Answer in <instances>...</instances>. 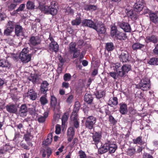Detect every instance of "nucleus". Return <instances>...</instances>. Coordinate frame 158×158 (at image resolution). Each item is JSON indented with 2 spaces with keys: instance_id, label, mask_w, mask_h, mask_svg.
Masks as SVG:
<instances>
[{
  "instance_id": "72a5a7b5",
  "label": "nucleus",
  "mask_w": 158,
  "mask_h": 158,
  "mask_svg": "<svg viewBox=\"0 0 158 158\" xmlns=\"http://www.w3.org/2000/svg\"><path fill=\"white\" fill-rule=\"evenodd\" d=\"M23 28L21 26L19 25H16L15 27V33L17 36L20 35V34L22 32Z\"/></svg>"
},
{
  "instance_id": "bf43d9fd",
  "label": "nucleus",
  "mask_w": 158,
  "mask_h": 158,
  "mask_svg": "<svg viewBox=\"0 0 158 158\" xmlns=\"http://www.w3.org/2000/svg\"><path fill=\"white\" fill-rule=\"evenodd\" d=\"M109 74L110 76L113 77L114 79H116L117 78V74L115 72H110Z\"/></svg>"
},
{
  "instance_id": "a878e982",
  "label": "nucleus",
  "mask_w": 158,
  "mask_h": 158,
  "mask_svg": "<svg viewBox=\"0 0 158 158\" xmlns=\"http://www.w3.org/2000/svg\"><path fill=\"white\" fill-rule=\"evenodd\" d=\"M157 41L156 37L154 35L147 36L145 40V41L147 43L152 42L154 43H156L157 42Z\"/></svg>"
},
{
  "instance_id": "3c124183",
  "label": "nucleus",
  "mask_w": 158,
  "mask_h": 158,
  "mask_svg": "<svg viewBox=\"0 0 158 158\" xmlns=\"http://www.w3.org/2000/svg\"><path fill=\"white\" fill-rule=\"evenodd\" d=\"M73 58H76L77 57L80 55V52L79 50L77 49L75 51H73Z\"/></svg>"
},
{
  "instance_id": "680f3d73",
  "label": "nucleus",
  "mask_w": 158,
  "mask_h": 158,
  "mask_svg": "<svg viewBox=\"0 0 158 158\" xmlns=\"http://www.w3.org/2000/svg\"><path fill=\"white\" fill-rule=\"evenodd\" d=\"M29 112L32 115L35 114V108H29Z\"/></svg>"
},
{
  "instance_id": "e433bc0d",
  "label": "nucleus",
  "mask_w": 158,
  "mask_h": 158,
  "mask_svg": "<svg viewBox=\"0 0 158 158\" xmlns=\"http://www.w3.org/2000/svg\"><path fill=\"white\" fill-rule=\"evenodd\" d=\"M95 95L97 98L99 99L105 95V92L102 90L97 91L95 93Z\"/></svg>"
},
{
  "instance_id": "ea45409f",
  "label": "nucleus",
  "mask_w": 158,
  "mask_h": 158,
  "mask_svg": "<svg viewBox=\"0 0 158 158\" xmlns=\"http://www.w3.org/2000/svg\"><path fill=\"white\" fill-rule=\"evenodd\" d=\"M149 64L151 65H158V58H153L151 59L149 62Z\"/></svg>"
},
{
  "instance_id": "5701e85b",
  "label": "nucleus",
  "mask_w": 158,
  "mask_h": 158,
  "mask_svg": "<svg viewBox=\"0 0 158 158\" xmlns=\"http://www.w3.org/2000/svg\"><path fill=\"white\" fill-rule=\"evenodd\" d=\"M101 134L100 133L96 132L93 136V141L94 142L93 143L96 145L99 142L101 138Z\"/></svg>"
},
{
  "instance_id": "a211bd4d",
  "label": "nucleus",
  "mask_w": 158,
  "mask_h": 158,
  "mask_svg": "<svg viewBox=\"0 0 158 158\" xmlns=\"http://www.w3.org/2000/svg\"><path fill=\"white\" fill-rule=\"evenodd\" d=\"M27 96L31 100H34L37 98V93L34 91L33 89H30L27 93Z\"/></svg>"
},
{
  "instance_id": "49530a36",
  "label": "nucleus",
  "mask_w": 158,
  "mask_h": 158,
  "mask_svg": "<svg viewBox=\"0 0 158 158\" xmlns=\"http://www.w3.org/2000/svg\"><path fill=\"white\" fill-rule=\"evenodd\" d=\"M133 142L135 144H142V138L140 137H137L136 139H134Z\"/></svg>"
},
{
  "instance_id": "e2e57ef3",
  "label": "nucleus",
  "mask_w": 158,
  "mask_h": 158,
  "mask_svg": "<svg viewBox=\"0 0 158 158\" xmlns=\"http://www.w3.org/2000/svg\"><path fill=\"white\" fill-rule=\"evenodd\" d=\"M143 158H153V157L150 154L146 153L143 155Z\"/></svg>"
},
{
  "instance_id": "6e6d98bb",
  "label": "nucleus",
  "mask_w": 158,
  "mask_h": 158,
  "mask_svg": "<svg viewBox=\"0 0 158 158\" xmlns=\"http://www.w3.org/2000/svg\"><path fill=\"white\" fill-rule=\"evenodd\" d=\"M61 128L60 125L57 124L56 127L55 132L56 134H59L60 133Z\"/></svg>"
},
{
  "instance_id": "69168bd1",
  "label": "nucleus",
  "mask_w": 158,
  "mask_h": 158,
  "mask_svg": "<svg viewBox=\"0 0 158 158\" xmlns=\"http://www.w3.org/2000/svg\"><path fill=\"white\" fill-rule=\"evenodd\" d=\"M46 152L47 153L48 157L50 156L51 153V151L50 148H47L45 150Z\"/></svg>"
},
{
  "instance_id": "603ef678",
  "label": "nucleus",
  "mask_w": 158,
  "mask_h": 158,
  "mask_svg": "<svg viewBox=\"0 0 158 158\" xmlns=\"http://www.w3.org/2000/svg\"><path fill=\"white\" fill-rule=\"evenodd\" d=\"M60 110L58 111H54V115L53 118L56 121L58 120L60 117V114L59 113H56L58 112Z\"/></svg>"
},
{
  "instance_id": "c03bdc74",
  "label": "nucleus",
  "mask_w": 158,
  "mask_h": 158,
  "mask_svg": "<svg viewBox=\"0 0 158 158\" xmlns=\"http://www.w3.org/2000/svg\"><path fill=\"white\" fill-rule=\"evenodd\" d=\"M35 5L34 3L31 1H28L27 4V9H31L34 8Z\"/></svg>"
},
{
  "instance_id": "052dcab7",
  "label": "nucleus",
  "mask_w": 158,
  "mask_h": 158,
  "mask_svg": "<svg viewBox=\"0 0 158 158\" xmlns=\"http://www.w3.org/2000/svg\"><path fill=\"white\" fill-rule=\"evenodd\" d=\"M28 48H24L23 49L20 54H28Z\"/></svg>"
},
{
  "instance_id": "79ce46f5",
  "label": "nucleus",
  "mask_w": 158,
  "mask_h": 158,
  "mask_svg": "<svg viewBox=\"0 0 158 158\" xmlns=\"http://www.w3.org/2000/svg\"><path fill=\"white\" fill-rule=\"evenodd\" d=\"M71 121L73 122V124L75 127L76 128H77L79 126V123L77 120V115H76V118L74 119H72L71 116Z\"/></svg>"
},
{
  "instance_id": "4c0bfd02",
  "label": "nucleus",
  "mask_w": 158,
  "mask_h": 158,
  "mask_svg": "<svg viewBox=\"0 0 158 158\" xmlns=\"http://www.w3.org/2000/svg\"><path fill=\"white\" fill-rule=\"evenodd\" d=\"M81 18L80 17H77L75 20L72 21V24L73 25H79L81 23Z\"/></svg>"
},
{
  "instance_id": "4d7b16f0",
  "label": "nucleus",
  "mask_w": 158,
  "mask_h": 158,
  "mask_svg": "<svg viewBox=\"0 0 158 158\" xmlns=\"http://www.w3.org/2000/svg\"><path fill=\"white\" fill-rule=\"evenodd\" d=\"M25 7V4H20L19 7L17 9V11L18 12L21 11L23 10Z\"/></svg>"
},
{
  "instance_id": "de8ad7c7",
  "label": "nucleus",
  "mask_w": 158,
  "mask_h": 158,
  "mask_svg": "<svg viewBox=\"0 0 158 158\" xmlns=\"http://www.w3.org/2000/svg\"><path fill=\"white\" fill-rule=\"evenodd\" d=\"M40 101L42 105H44L48 103V100L45 96L41 97L40 98Z\"/></svg>"
},
{
  "instance_id": "f257e3e1",
  "label": "nucleus",
  "mask_w": 158,
  "mask_h": 158,
  "mask_svg": "<svg viewBox=\"0 0 158 158\" xmlns=\"http://www.w3.org/2000/svg\"><path fill=\"white\" fill-rule=\"evenodd\" d=\"M112 66L118 75L121 77L125 76L131 69V66L130 65L125 64L122 66L119 63L114 64Z\"/></svg>"
},
{
  "instance_id": "f704fd0d",
  "label": "nucleus",
  "mask_w": 158,
  "mask_h": 158,
  "mask_svg": "<svg viewBox=\"0 0 158 158\" xmlns=\"http://www.w3.org/2000/svg\"><path fill=\"white\" fill-rule=\"evenodd\" d=\"M144 47V45L140 44L139 43H135L133 44L132 48L134 50L140 49Z\"/></svg>"
},
{
  "instance_id": "6ab92c4d",
  "label": "nucleus",
  "mask_w": 158,
  "mask_h": 158,
  "mask_svg": "<svg viewBox=\"0 0 158 158\" xmlns=\"http://www.w3.org/2000/svg\"><path fill=\"white\" fill-rule=\"evenodd\" d=\"M108 143L107 142L104 144L102 145L101 147L98 149V153L101 154H102L108 151Z\"/></svg>"
},
{
  "instance_id": "a18cd8bd",
  "label": "nucleus",
  "mask_w": 158,
  "mask_h": 158,
  "mask_svg": "<svg viewBox=\"0 0 158 158\" xmlns=\"http://www.w3.org/2000/svg\"><path fill=\"white\" fill-rule=\"evenodd\" d=\"M96 7L95 6L89 5L87 6L85 8L86 10L90 11L94 10L96 9Z\"/></svg>"
},
{
  "instance_id": "9b49d317",
  "label": "nucleus",
  "mask_w": 158,
  "mask_h": 158,
  "mask_svg": "<svg viewBox=\"0 0 158 158\" xmlns=\"http://www.w3.org/2000/svg\"><path fill=\"white\" fill-rule=\"evenodd\" d=\"M97 22L94 23L91 20L84 19L82 22V24L84 26H87L94 29L95 27Z\"/></svg>"
},
{
  "instance_id": "0eeeda50",
  "label": "nucleus",
  "mask_w": 158,
  "mask_h": 158,
  "mask_svg": "<svg viewBox=\"0 0 158 158\" xmlns=\"http://www.w3.org/2000/svg\"><path fill=\"white\" fill-rule=\"evenodd\" d=\"M14 25L15 23L13 22H8L7 25V28L4 30V34L7 36L10 35L14 30Z\"/></svg>"
},
{
  "instance_id": "7ed1b4c3",
  "label": "nucleus",
  "mask_w": 158,
  "mask_h": 158,
  "mask_svg": "<svg viewBox=\"0 0 158 158\" xmlns=\"http://www.w3.org/2000/svg\"><path fill=\"white\" fill-rule=\"evenodd\" d=\"M110 35L111 36L120 40H125L127 38L125 33L118 31L117 27H112L111 29Z\"/></svg>"
},
{
  "instance_id": "1a4fd4ad",
  "label": "nucleus",
  "mask_w": 158,
  "mask_h": 158,
  "mask_svg": "<svg viewBox=\"0 0 158 158\" xmlns=\"http://www.w3.org/2000/svg\"><path fill=\"white\" fill-rule=\"evenodd\" d=\"M144 5V1L140 0L135 3L134 5V10L136 12H140L143 9Z\"/></svg>"
},
{
  "instance_id": "2eb2a0df",
  "label": "nucleus",
  "mask_w": 158,
  "mask_h": 158,
  "mask_svg": "<svg viewBox=\"0 0 158 158\" xmlns=\"http://www.w3.org/2000/svg\"><path fill=\"white\" fill-rule=\"evenodd\" d=\"M80 107V104L78 102H76L75 104V106L73 109V111L71 115L72 119H75L77 115V113L78 112Z\"/></svg>"
},
{
  "instance_id": "8fccbe9b",
  "label": "nucleus",
  "mask_w": 158,
  "mask_h": 158,
  "mask_svg": "<svg viewBox=\"0 0 158 158\" xmlns=\"http://www.w3.org/2000/svg\"><path fill=\"white\" fill-rule=\"evenodd\" d=\"M17 6V4L11 3L8 6V9L9 10L11 11L15 9Z\"/></svg>"
},
{
  "instance_id": "774afa93",
  "label": "nucleus",
  "mask_w": 158,
  "mask_h": 158,
  "mask_svg": "<svg viewBox=\"0 0 158 158\" xmlns=\"http://www.w3.org/2000/svg\"><path fill=\"white\" fill-rule=\"evenodd\" d=\"M154 53L155 54H158V44L156 46L153 50Z\"/></svg>"
},
{
  "instance_id": "0e129e2a",
  "label": "nucleus",
  "mask_w": 158,
  "mask_h": 158,
  "mask_svg": "<svg viewBox=\"0 0 158 158\" xmlns=\"http://www.w3.org/2000/svg\"><path fill=\"white\" fill-rule=\"evenodd\" d=\"M73 98V97L72 95H70L67 99V102L69 103H70L72 102Z\"/></svg>"
},
{
  "instance_id": "f8f14e48",
  "label": "nucleus",
  "mask_w": 158,
  "mask_h": 158,
  "mask_svg": "<svg viewBox=\"0 0 158 158\" xmlns=\"http://www.w3.org/2000/svg\"><path fill=\"white\" fill-rule=\"evenodd\" d=\"M32 55L31 54H20L19 58L22 62L26 63L30 61L31 60Z\"/></svg>"
},
{
  "instance_id": "aec40b11",
  "label": "nucleus",
  "mask_w": 158,
  "mask_h": 158,
  "mask_svg": "<svg viewBox=\"0 0 158 158\" xmlns=\"http://www.w3.org/2000/svg\"><path fill=\"white\" fill-rule=\"evenodd\" d=\"M30 42L31 45L35 46L40 44V40L39 38L37 36H32L30 38Z\"/></svg>"
},
{
  "instance_id": "412c9836",
  "label": "nucleus",
  "mask_w": 158,
  "mask_h": 158,
  "mask_svg": "<svg viewBox=\"0 0 158 158\" xmlns=\"http://www.w3.org/2000/svg\"><path fill=\"white\" fill-rule=\"evenodd\" d=\"M49 48L52 51L57 52L59 49V46L56 42L53 41L50 44Z\"/></svg>"
},
{
  "instance_id": "cd10ccee",
  "label": "nucleus",
  "mask_w": 158,
  "mask_h": 158,
  "mask_svg": "<svg viewBox=\"0 0 158 158\" xmlns=\"http://www.w3.org/2000/svg\"><path fill=\"white\" fill-rule=\"evenodd\" d=\"M151 21L155 23H156L158 21V17L155 13H151L149 15Z\"/></svg>"
},
{
  "instance_id": "473e14b6",
  "label": "nucleus",
  "mask_w": 158,
  "mask_h": 158,
  "mask_svg": "<svg viewBox=\"0 0 158 158\" xmlns=\"http://www.w3.org/2000/svg\"><path fill=\"white\" fill-rule=\"evenodd\" d=\"M48 115V113L47 112H45L43 116H41L38 118V121L40 123H43L47 118Z\"/></svg>"
},
{
  "instance_id": "6e6552de",
  "label": "nucleus",
  "mask_w": 158,
  "mask_h": 158,
  "mask_svg": "<svg viewBox=\"0 0 158 158\" xmlns=\"http://www.w3.org/2000/svg\"><path fill=\"white\" fill-rule=\"evenodd\" d=\"M51 104L52 106L54 107V110L55 112L58 111L60 110V107L59 103L57 102V100L54 95L51 96Z\"/></svg>"
},
{
  "instance_id": "f3484780",
  "label": "nucleus",
  "mask_w": 158,
  "mask_h": 158,
  "mask_svg": "<svg viewBox=\"0 0 158 158\" xmlns=\"http://www.w3.org/2000/svg\"><path fill=\"white\" fill-rule=\"evenodd\" d=\"M128 54L126 51L122 52L119 56L120 61L123 62H126L128 61Z\"/></svg>"
},
{
  "instance_id": "dca6fc26",
  "label": "nucleus",
  "mask_w": 158,
  "mask_h": 158,
  "mask_svg": "<svg viewBox=\"0 0 158 158\" xmlns=\"http://www.w3.org/2000/svg\"><path fill=\"white\" fill-rule=\"evenodd\" d=\"M27 106L25 104H23L21 106L19 110V114L21 117H24L27 115Z\"/></svg>"
},
{
  "instance_id": "4468645a",
  "label": "nucleus",
  "mask_w": 158,
  "mask_h": 158,
  "mask_svg": "<svg viewBox=\"0 0 158 158\" xmlns=\"http://www.w3.org/2000/svg\"><path fill=\"white\" fill-rule=\"evenodd\" d=\"M75 134L74 129L73 127H70L67 131L68 140L69 142H71L73 139Z\"/></svg>"
},
{
  "instance_id": "393cba45",
  "label": "nucleus",
  "mask_w": 158,
  "mask_h": 158,
  "mask_svg": "<svg viewBox=\"0 0 158 158\" xmlns=\"http://www.w3.org/2000/svg\"><path fill=\"white\" fill-rule=\"evenodd\" d=\"M120 108L119 111L123 114H125L127 112V106L126 104L123 103L120 104Z\"/></svg>"
},
{
  "instance_id": "c85d7f7f",
  "label": "nucleus",
  "mask_w": 158,
  "mask_h": 158,
  "mask_svg": "<svg viewBox=\"0 0 158 158\" xmlns=\"http://www.w3.org/2000/svg\"><path fill=\"white\" fill-rule=\"evenodd\" d=\"M69 117V114L67 113H65L62 118V128H63V129L65 127V122L67 120Z\"/></svg>"
},
{
  "instance_id": "ddd939ff",
  "label": "nucleus",
  "mask_w": 158,
  "mask_h": 158,
  "mask_svg": "<svg viewBox=\"0 0 158 158\" xmlns=\"http://www.w3.org/2000/svg\"><path fill=\"white\" fill-rule=\"evenodd\" d=\"M108 151L110 153H114L117 148V145L115 143H112L110 141H107Z\"/></svg>"
},
{
  "instance_id": "c9c22d12",
  "label": "nucleus",
  "mask_w": 158,
  "mask_h": 158,
  "mask_svg": "<svg viewBox=\"0 0 158 158\" xmlns=\"http://www.w3.org/2000/svg\"><path fill=\"white\" fill-rule=\"evenodd\" d=\"M114 48V47L112 43H109L106 44V48L108 51H112Z\"/></svg>"
},
{
  "instance_id": "423d86ee",
  "label": "nucleus",
  "mask_w": 158,
  "mask_h": 158,
  "mask_svg": "<svg viewBox=\"0 0 158 158\" xmlns=\"http://www.w3.org/2000/svg\"><path fill=\"white\" fill-rule=\"evenodd\" d=\"M96 122V118L93 116L88 117L85 122V126L89 129H92Z\"/></svg>"
},
{
  "instance_id": "2f4dec72",
  "label": "nucleus",
  "mask_w": 158,
  "mask_h": 158,
  "mask_svg": "<svg viewBox=\"0 0 158 158\" xmlns=\"http://www.w3.org/2000/svg\"><path fill=\"white\" fill-rule=\"evenodd\" d=\"M109 105L111 106H115L118 104V100L117 98L116 97L111 98L108 102Z\"/></svg>"
},
{
  "instance_id": "5fc2aeb1",
  "label": "nucleus",
  "mask_w": 158,
  "mask_h": 158,
  "mask_svg": "<svg viewBox=\"0 0 158 158\" xmlns=\"http://www.w3.org/2000/svg\"><path fill=\"white\" fill-rule=\"evenodd\" d=\"M79 154L78 158H86V155L84 152L80 151L79 152Z\"/></svg>"
},
{
  "instance_id": "864d4df0",
  "label": "nucleus",
  "mask_w": 158,
  "mask_h": 158,
  "mask_svg": "<svg viewBox=\"0 0 158 158\" xmlns=\"http://www.w3.org/2000/svg\"><path fill=\"white\" fill-rule=\"evenodd\" d=\"M71 78V75L69 73H66L64 74V79L65 81H69Z\"/></svg>"
},
{
  "instance_id": "f03ea898",
  "label": "nucleus",
  "mask_w": 158,
  "mask_h": 158,
  "mask_svg": "<svg viewBox=\"0 0 158 158\" xmlns=\"http://www.w3.org/2000/svg\"><path fill=\"white\" fill-rule=\"evenodd\" d=\"M56 3L55 1H52L49 6H44L42 9V11L45 14L55 15L57 12V9L56 6Z\"/></svg>"
},
{
  "instance_id": "a19ab883",
  "label": "nucleus",
  "mask_w": 158,
  "mask_h": 158,
  "mask_svg": "<svg viewBox=\"0 0 158 158\" xmlns=\"http://www.w3.org/2000/svg\"><path fill=\"white\" fill-rule=\"evenodd\" d=\"M127 152L128 155L131 156L135 152V150L133 148H129L127 149Z\"/></svg>"
},
{
  "instance_id": "58836bf2",
  "label": "nucleus",
  "mask_w": 158,
  "mask_h": 158,
  "mask_svg": "<svg viewBox=\"0 0 158 158\" xmlns=\"http://www.w3.org/2000/svg\"><path fill=\"white\" fill-rule=\"evenodd\" d=\"M38 78V76L37 74H31L30 77L28 78V79L33 82H35Z\"/></svg>"
},
{
  "instance_id": "7c9ffc66",
  "label": "nucleus",
  "mask_w": 158,
  "mask_h": 158,
  "mask_svg": "<svg viewBox=\"0 0 158 158\" xmlns=\"http://www.w3.org/2000/svg\"><path fill=\"white\" fill-rule=\"evenodd\" d=\"M84 99L88 103L90 104L93 101V98L91 94L87 93L84 96Z\"/></svg>"
},
{
  "instance_id": "13d9d810",
  "label": "nucleus",
  "mask_w": 158,
  "mask_h": 158,
  "mask_svg": "<svg viewBox=\"0 0 158 158\" xmlns=\"http://www.w3.org/2000/svg\"><path fill=\"white\" fill-rule=\"evenodd\" d=\"M109 119L110 121L112 124H114L116 123V121L112 116L110 115L109 116Z\"/></svg>"
},
{
  "instance_id": "20e7f679",
  "label": "nucleus",
  "mask_w": 158,
  "mask_h": 158,
  "mask_svg": "<svg viewBox=\"0 0 158 158\" xmlns=\"http://www.w3.org/2000/svg\"><path fill=\"white\" fill-rule=\"evenodd\" d=\"M138 86L139 88L143 91L148 90L151 86L149 79L147 78H143L140 81Z\"/></svg>"
},
{
  "instance_id": "b1692460",
  "label": "nucleus",
  "mask_w": 158,
  "mask_h": 158,
  "mask_svg": "<svg viewBox=\"0 0 158 158\" xmlns=\"http://www.w3.org/2000/svg\"><path fill=\"white\" fill-rule=\"evenodd\" d=\"M49 85L48 83L46 81H43L41 85V92L45 94L48 90V86Z\"/></svg>"
},
{
  "instance_id": "09e8293b",
  "label": "nucleus",
  "mask_w": 158,
  "mask_h": 158,
  "mask_svg": "<svg viewBox=\"0 0 158 158\" xmlns=\"http://www.w3.org/2000/svg\"><path fill=\"white\" fill-rule=\"evenodd\" d=\"M127 15L128 16L131 18L132 19L135 18L136 15L133 12V11L132 10H130L127 12Z\"/></svg>"
},
{
  "instance_id": "c756f323",
  "label": "nucleus",
  "mask_w": 158,
  "mask_h": 158,
  "mask_svg": "<svg viewBox=\"0 0 158 158\" xmlns=\"http://www.w3.org/2000/svg\"><path fill=\"white\" fill-rule=\"evenodd\" d=\"M52 141V134H49L47 139L43 141V144L44 145L47 146L50 144Z\"/></svg>"
},
{
  "instance_id": "4be33fe9",
  "label": "nucleus",
  "mask_w": 158,
  "mask_h": 158,
  "mask_svg": "<svg viewBox=\"0 0 158 158\" xmlns=\"http://www.w3.org/2000/svg\"><path fill=\"white\" fill-rule=\"evenodd\" d=\"M0 66L9 69L10 67L11 64L7 60L1 59L0 60Z\"/></svg>"
},
{
  "instance_id": "9d476101",
  "label": "nucleus",
  "mask_w": 158,
  "mask_h": 158,
  "mask_svg": "<svg viewBox=\"0 0 158 158\" xmlns=\"http://www.w3.org/2000/svg\"><path fill=\"white\" fill-rule=\"evenodd\" d=\"M118 24L120 27L126 32H129L131 31V28L130 25L127 23L124 22H118Z\"/></svg>"
},
{
  "instance_id": "37998d69",
  "label": "nucleus",
  "mask_w": 158,
  "mask_h": 158,
  "mask_svg": "<svg viewBox=\"0 0 158 158\" xmlns=\"http://www.w3.org/2000/svg\"><path fill=\"white\" fill-rule=\"evenodd\" d=\"M76 44L74 42H71L69 44V50L71 52L75 51L77 49L76 48Z\"/></svg>"
},
{
  "instance_id": "bb28decb",
  "label": "nucleus",
  "mask_w": 158,
  "mask_h": 158,
  "mask_svg": "<svg viewBox=\"0 0 158 158\" xmlns=\"http://www.w3.org/2000/svg\"><path fill=\"white\" fill-rule=\"evenodd\" d=\"M6 108L7 110L10 113H15L17 110L16 106L14 105L7 106Z\"/></svg>"
},
{
  "instance_id": "338daca9",
  "label": "nucleus",
  "mask_w": 158,
  "mask_h": 158,
  "mask_svg": "<svg viewBox=\"0 0 158 158\" xmlns=\"http://www.w3.org/2000/svg\"><path fill=\"white\" fill-rule=\"evenodd\" d=\"M66 12L68 13H72L73 12V10L71 9L70 7H68L66 9Z\"/></svg>"
},
{
  "instance_id": "39448f33",
  "label": "nucleus",
  "mask_w": 158,
  "mask_h": 158,
  "mask_svg": "<svg viewBox=\"0 0 158 158\" xmlns=\"http://www.w3.org/2000/svg\"><path fill=\"white\" fill-rule=\"evenodd\" d=\"M94 28L98 34H104L106 32V29L103 24L101 22H97V24Z\"/></svg>"
}]
</instances>
